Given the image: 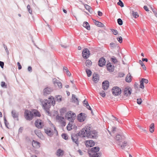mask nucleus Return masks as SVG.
Wrapping results in <instances>:
<instances>
[{
    "instance_id": "6ab92c4d",
    "label": "nucleus",
    "mask_w": 157,
    "mask_h": 157,
    "mask_svg": "<svg viewBox=\"0 0 157 157\" xmlns=\"http://www.w3.org/2000/svg\"><path fill=\"white\" fill-rule=\"evenodd\" d=\"M102 88L104 90H107L108 89V80H106L102 82Z\"/></svg>"
},
{
    "instance_id": "69168bd1",
    "label": "nucleus",
    "mask_w": 157,
    "mask_h": 157,
    "mask_svg": "<svg viewBox=\"0 0 157 157\" xmlns=\"http://www.w3.org/2000/svg\"><path fill=\"white\" fill-rule=\"evenodd\" d=\"M63 72L65 73L66 72L68 71L67 68L66 67H64L63 68Z\"/></svg>"
},
{
    "instance_id": "393cba45",
    "label": "nucleus",
    "mask_w": 157,
    "mask_h": 157,
    "mask_svg": "<svg viewBox=\"0 0 157 157\" xmlns=\"http://www.w3.org/2000/svg\"><path fill=\"white\" fill-rule=\"evenodd\" d=\"M117 46V44L113 42L109 44L110 48L112 50L116 49Z\"/></svg>"
},
{
    "instance_id": "5701e85b",
    "label": "nucleus",
    "mask_w": 157,
    "mask_h": 157,
    "mask_svg": "<svg viewBox=\"0 0 157 157\" xmlns=\"http://www.w3.org/2000/svg\"><path fill=\"white\" fill-rule=\"evenodd\" d=\"M72 101L73 102L75 103L77 105H78L79 102L78 99L76 97V96L75 94H72Z\"/></svg>"
},
{
    "instance_id": "c756f323",
    "label": "nucleus",
    "mask_w": 157,
    "mask_h": 157,
    "mask_svg": "<svg viewBox=\"0 0 157 157\" xmlns=\"http://www.w3.org/2000/svg\"><path fill=\"white\" fill-rule=\"evenodd\" d=\"M155 126L153 123H151L149 126V131L151 133L153 132L154 131Z\"/></svg>"
},
{
    "instance_id": "a211bd4d",
    "label": "nucleus",
    "mask_w": 157,
    "mask_h": 157,
    "mask_svg": "<svg viewBox=\"0 0 157 157\" xmlns=\"http://www.w3.org/2000/svg\"><path fill=\"white\" fill-rule=\"evenodd\" d=\"M130 13L131 14H132V16L135 18H136L138 17L139 15L137 13L136 11H135L134 10H133V8L132 7H131L130 9Z\"/></svg>"
},
{
    "instance_id": "f8f14e48",
    "label": "nucleus",
    "mask_w": 157,
    "mask_h": 157,
    "mask_svg": "<svg viewBox=\"0 0 157 157\" xmlns=\"http://www.w3.org/2000/svg\"><path fill=\"white\" fill-rule=\"evenodd\" d=\"M124 137L122 135L120 134H117L116 137V140L117 143L118 144L119 143L121 142H122L124 140Z\"/></svg>"
},
{
    "instance_id": "680f3d73",
    "label": "nucleus",
    "mask_w": 157,
    "mask_h": 157,
    "mask_svg": "<svg viewBox=\"0 0 157 157\" xmlns=\"http://www.w3.org/2000/svg\"><path fill=\"white\" fill-rule=\"evenodd\" d=\"M17 65L18 67L19 70H21L22 68V67L20 63L19 62L17 63Z\"/></svg>"
},
{
    "instance_id": "473e14b6",
    "label": "nucleus",
    "mask_w": 157,
    "mask_h": 157,
    "mask_svg": "<svg viewBox=\"0 0 157 157\" xmlns=\"http://www.w3.org/2000/svg\"><path fill=\"white\" fill-rule=\"evenodd\" d=\"M116 128L114 126H113L112 127V130H111V132H110L109 130V134L110 136H113V134L114 133L115 131H116Z\"/></svg>"
},
{
    "instance_id": "423d86ee",
    "label": "nucleus",
    "mask_w": 157,
    "mask_h": 157,
    "mask_svg": "<svg viewBox=\"0 0 157 157\" xmlns=\"http://www.w3.org/2000/svg\"><path fill=\"white\" fill-rule=\"evenodd\" d=\"M112 91L113 94L115 96L120 95L121 93V89L117 86L113 87L112 89Z\"/></svg>"
},
{
    "instance_id": "338daca9",
    "label": "nucleus",
    "mask_w": 157,
    "mask_h": 157,
    "mask_svg": "<svg viewBox=\"0 0 157 157\" xmlns=\"http://www.w3.org/2000/svg\"><path fill=\"white\" fill-rule=\"evenodd\" d=\"M23 129V128L22 127H20L19 129L18 132L19 133H21Z\"/></svg>"
},
{
    "instance_id": "4be33fe9",
    "label": "nucleus",
    "mask_w": 157,
    "mask_h": 157,
    "mask_svg": "<svg viewBox=\"0 0 157 157\" xmlns=\"http://www.w3.org/2000/svg\"><path fill=\"white\" fill-rule=\"evenodd\" d=\"M64 154V151L60 149H58L56 153V155L59 157L63 156Z\"/></svg>"
},
{
    "instance_id": "bb28decb",
    "label": "nucleus",
    "mask_w": 157,
    "mask_h": 157,
    "mask_svg": "<svg viewBox=\"0 0 157 157\" xmlns=\"http://www.w3.org/2000/svg\"><path fill=\"white\" fill-rule=\"evenodd\" d=\"M101 152H98L94 153L91 155L89 154V155L90 157H100L101 156Z\"/></svg>"
},
{
    "instance_id": "ea45409f",
    "label": "nucleus",
    "mask_w": 157,
    "mask_h": 157,
    "mask_svg": "<svg viewBox=\"0 0 157 157\" xmlns=\"http://www.w3.org/2000/svg\"><path fill=\"white\" fill-rule=\"evenodd\" d=\"M4 121L6 127L9 128L8 125H9V123L8 122L5 116L4 117Z\"/></svg>"
},
{
    "instance_id": "9d476101",
    "label": "nucleus",
    "mask_w": 157,
    "mask_h": 157,
    "mask_svg": "<svg viewBox=\"0 0 157 157\" xmlns=\"http://www.w3.org/2000/svg\"><path fill=\"white\" fill-rule=\"evenodd\" d=\"M43 106L44 109H49L51 107V101L44 99V101L42 102Z\"/></svg>"
},
{
    "instance_id": "2f4dec72",
    "label": "nucleus",
    "mask_w": 157,
    "mask_h": 157,
    "mask_svg": "<svg viewBox=\"0 0 157 157\" xmlns=\"http://www.w3.org/2000/svg\"><path fill=\"white\" fill-rule=\"evenodd\" d=\"M125 81L128 82H129L131 81V75L129 73L128 74L125 78Z\"/></svg>"
},
{
    "instance_id": "b1692460",
    "label": "nucleus",
    "mask_w": 157,
    "mask_h": 157,
    "mask_svg": "<svg viewBox=\"0 0 157 157\" xmlns=\"http://www.w3.org/2000/svg\"><path fill=\"white\" fill-rule=\"evenodd\" d=\"M100 148L98 147H95L90 149V151L92 153H97L100 150Z\"/></svg>"
},
{
    "instance_id": "774afa93",
    "label": "nucleus",
    "mask_w": 157,
    "mask_h": 157,
    "mask_svg": "<svg viewBox=\"0 0 157 157\" xmlns=\"http://www.w3.org/2000/svg\"><path fill=\"white\" fill-rule=\"evenodd\" d=\"M98 14L99 16L101 17L102 15V13L101 11H98Z\"/></svg>"
},
{
    "instance_id": "3c124183",
    "label": "nucleus",
    "mask_w": 157,
    "mask_h": 157,
    "mask_svg": "<svg viewBox=\"0 0 157 157\" xmlns=\"http://www.w3.org/2000/svg\"><path fill=\"white\" fill-rule=\"evenodd\" d=\"M99 94L103 97H105V93L103 90H102L101 92H100Z\"/></svg>"
},
{
    "instance_id": "c03bdc74",
    "label": "nucleus",
    "mask_w": 157,
    "mask_h": 157,
    "mask_svg": "<svg viewBox=\"0 0 157 157\" xmlns=\"http://www.w3.org/2000/svg\"><path fill=\"white\" fill-rule=\"evenodd\" d=\"M62 137L65 140H67L68 139V137L67 134L66 133H63L62 134Z\"/></svg>"
},
{
    "instance_id": "f704fd0d",
    "label": "nucleus",
    "mask_w": 157,
    "mask_h": 157,
    "mask_svg": "<svg viewBox=\"0 0 157 157\" xmlns=\"http://www.w3.org/2000/svg\"><path fill=\"white\" fill-rule=\"evenodd\" d=\"M34 132L39 137H40L41 136V133L40 131L38 130H36L34 131Z\"/></svg>"
},
{
    "instance_id": "a19ab883",
    "label": "nucleus",
    "mask_w": 157,
    "mask_h": 157,
    "mask_svg": "<svg viewBox=\"0 0 157 157\" xmlns=\"http://www.w3.org/2000/svg\"><path fill=\"white\" fill-rule=\"evenodd\" d=\"M139 63L140 65H141V66L143 68L144 70H146V67H145V65H144L143 63L142 62L141 60H140L139 61Z\"/></svg>"
},
{
    "instance_id": "dca6fc26",
    "label": "nucleus",
    "mask_w": 157,
    "mask_h": 157,
    "mask_svg": "<svg viewBox=\"0 0 157 157\" xmlns=\"http://www.w3.org/2000/svg\"><path fill=\"white\" fill-rule=\"evenodd\" d=\"M94 142L91 140L86 141L85 143L87 147H91L95 145Z\"/></svg>"
},
{
    "instance_id": "e433bc0d",
    "label": "nucleus",
    "mask_w": 157,
    "mask_h": 157,
    "mask_svg": "<svg viewBox=\"0 0 157 157\" xmlns=\"http://www.w3.org/2000/svg\"><path fill=\"white\" fill-rule=\"evenodd\" d=\"M72 124L70 122H69L67 126V129L68 131L71 130L72 129Z\"/></svg>"
},
{
    "instance_id": "4468645a",
    "label": "nucleus",
    "mask_w": 157,
    "mask_h": 157,
    "mask_svg": "<svg viewBox=\"0 0 157 157\" xmlns=\"http://www.w3.org/2000/svg\"><path fill=\"white\" fill-rule=\"evenodd\" d=\"M11 114L13 117L14 120H16L17 121L19 120L18 113L15 110H12L11 112Z\"/></svg>"
},
{
    "instance_id": "a18cd8bd",
    "label": "nucleus",
    "mask_w": 157,
    "mask_h": 157,
    "mask_svg": "<svg viewBox=\"0 0 157 157\" xmlns=\"http://www.w3.org/2000/svg\"><path fill=\"white\" fill-rule=\"evenodd\" d=\"M27 8L29 13H30L31 14H32V10H31V7L29 5H27Z\"/></svg>"
},
{
    "instance_id": "de8ad7c7",
    "label": "nucleus",
    "mask_w": 157,
    "mask_h": 157,
    "mask_svg": "<svg viewBox=\"0 0 157 157\" xmlns=\"http://www.w3.org/2000/svg\"><path fill=\"white\" fill-rule=\"evenodd\" d=\"M117 21L118 24L119 25H121L123 24V21L121 18L118 19Z\"/></svg>"
},
{
    "instance_id": "052dcab7",
    "label": "nucleus",
    "mask_w": 157,
    "mask_h": 157,
    "mask_svg": "<svg viewBox=\"0 0 157 157\" xmlns=\"http://www.w3.org/2000/svg\"><path fill=\"white\" fill-rule=\"evenodd\" d=\"M57 85L58 86L59 88H62V84L59 81L58 82Z\"/></svg>"
},
{
    "instance_id": "cd10ccee",
    "label": "nucleus",
    "mask_w": 157,
    "mask_h": 157,
    "mask_svg": "<svg viewBox=\"0 0 157 157\" xmlns=\"http://www.w3.org/2000/svg\"><path fill=\"white\" fill-rule=\"evenodd\" d=\"M83 26L87 30H90V25L88 22L86 21H84L83 23Z\"/></svg>"
},
{
    "instance_id": "6e6552de",
    "label": "nucleus",
    "mask_w": 157,
    "mask_h": 157,
    "mask_svg": "<svg viewBox=\"0 0 157 157\" xmlns=\"http://www.w3.org/2000/svg\"><path fill=\"white\" fill-rule=\"evenodd\" d=\"M82 54L84 59H87L90 55L89 50L87 48H84L82 51Z\"/></svg>"
},
{
    "instance_id": "bf43d9fd",
    "label": "nucleus",
    "mask_w": 157,
    "mask_h": 157,
    "mask_svg": "<svg viewBox=\"0 0 157 157\" xmlns=\"http://www.w3.org/2000/svg\"><path fill=\"white\" fill-rule=\"evenodd\" d=\"M141 80L143 82L146 83H147L148 82V80L146 79L143 78L141 79Z\"/></svg>"
},
{
    "instance_id": "c9c22d12",
    "label": "nucleus",
    "mask_w": 157,
    "mask_h": 157,
    "mask_svg": "<svg viewBox=\"0 0 157 157\" xmlns=\"http://www.w3.org/2000/svg\"><path fill=\"white\" fill-rule=\"evenodd\" d=\"M86 72L88 77H90L92 75L91 71L89 69H86Z\"/></svg>"
},
{
    "instance_id": "58836bf2",
    "label": "nucleus",
    "mask_w": 157,
    "mask_h": 157,
    "mask_svg": "<svg viewBox=\"0 0 157 157\" xmlns=\"http://www.w3.org/2000/svg\"><path fill=\"white\" fill-rule=\"evenodd\" d=\"M56 101L58 102H60L62 101V97L61 96L58 95L56 96Z\"/></svg>"
},
{
    "instance_id": "79ce46f5",
    "label": "nucleus",
    "mask_w": 157,
    "mask_h": 157,
    "mask_svg": "<svg viewBox=\"0 0 157 157\" xmlns=\"http://www.w3.org/2000/svg\"><path fill=\"white\" fill-rule=\"evenodd\" d=\"M84 7L85 9L87 10L88 11H90V10H91L92 11V9H91V8L87 5H85Z\"/></svg>"
},
{
    "instance_id": "c85d7f7f",
    "label": "nucleus",
    "mask_w": 157,
    "mask_h": 157,
    "mask_svg": "<svg viewBox=\"0 0 157 157\" xmlns=\"http://www.w3.org/2000/svg\"><path fill=\"white\" fill-rule=\"evenodd\" d=\"M110 60L111 61L113 64H117L118 62V60L116 57L113 56L110 58Z\"/></svg>"
},
{
    "instance_id": "412c9836",
    "label": "nucleus",
    "mask_w": 157,
    "mask_h": 157,
    "mask_svg": "<svg viewBox=\"0 0 157 157\" xmlns=\"http://www.w3.org/2000/svg\"><path fill=\"white\" fill-rule=\"evenodd\" d=\"M115 67L114 65L111 63H109V71L113 72L114 70Z\"/></svg>"
},
{
    "instance_id": "a878e982",
    "label": "nucleus",
    "mask_w": 157,
    "mask_h": 157,
    "mask_svg": "<svg viewBox=\"0 0 157 157\" xmlns=\"http://www.w3.org/2000/svg\"><path fill=\"white\" fill-rule=\"evenodd\" d=\"M95 25L98 27H102L103 26L104 24L101 22H99L93 19Z\"/></svg>"
},
{
    "instance_id": "ddd939ff",
    "label": "nucleus",
    "mask_w": 157,
    "mask_h": 157,
    "mask_svg": "<svg viewBox=\"0 0 157 157\" xmlns=\"http://www.w3.org/2000/svg\"><path fill=\"white\" fill-rule=\"evenodd\" d=\"M44 130L45 132L48 136L52 137L53 135V133L50 128H47Z\"/></svg>"
},
{
    "instance_id": "1a4fd4ad",
    "label": "nucleus",
    "mask_w": 157,
    "mask_h": 157,
    "mask_svg": "<svg viewBox=\"0 0 157 157\" xmlns=\"http://www.w3.org/2000/svg\"><path fill=\"white\" fill-rule=\"evenodd\" d=\"M53 88L50 87H47L45 88L43 90V95L46 96L48 95L51 94V93L53 91Z\"/></svg>"
},
{
    "instance_id": "864d4df0",
    "label": "nucleus",
    "mask_w": 157,
    "mask_h": 157,
    "mask_svg": "<svg viewBox=\"0 0 157 157\" xmlns=\"http://www.w3.org/2000/svg\"><path fill=\"white\" fill-rule=\"evenodd\" d=\"M59 81L57 80L56 79L54 78L53 79V84L56 85L58 83V82H59Z\"/></svg>"
},
{
    "instance_id": "8fccbe9b",
    "label": "nucleus",
    "mask_w": 157,
    "mask_h": 157,
    "mask_svg": "<svg viewBox=\"0 0 157 157\" xmlns=\"http://www.w3.org/2000/svg\"><path fill=\"white\" fill-rule=\"evenodd\" d=\"M3 47L6 51V53H7V55H8L9 53V50H8V49H7V46L4 44H3Z\"/></svg>"
},
{
    "instance_id": "7ed1b4c3",
    "label": "nucleus",
    "mask_w": 157,
    "mask_h": 157,
    "mask_svg": "<svg viewBox=\"0 0 157 157\" xmlns=\"http://www.w3.org/2000/svg\"><path fill=\"white\" fill-rule=\"evenodd\" d=\"M24 114L25 119L28 121L31 120L33 117V113L28 109L25 110Z\"/></svg>"
},
{
    "instance_id": "f03ea898",
    "label": "nucleus",
    "mask_w": 157,
    "mask_h": 157,
    "mask_svg": "<svg viewBox=\"0 0 157 157\" xmlns=\"http://www.w3.org/2000/svg\"><path fill=\"white\" fill-rule=\"evenodd\" d=\"M66 118L67 120L71 122H74L75 119L76 115L75 113L71 111H68L66 114Z\"/></svg>"
},
{
    "instance_id": "72a5a7b5",
    "label": "nucleus",
    "mask_w": 157,
    "mask_h": 157,
    "mask_svg": "<svg viewBox=\"0 0 157 157\" xmlns=\"http://www.w3.org/2000/svg\"><path fill=\"white\" fill-rule=\"evenodd\" d=\"M86 65L87 67H89L92 65V62L89 59L87 60L85 62Z\"/></svg>"
},
{
    "instance_id": "37998d69",
    "label": "nucleus",
    "mask_w": 157,
    "mask_h": 157,
    "mask_svg": "<svg viewBox=\"0 0 157 157\" xmlns=\"http://www.w3.org/2000/svg\"><path fill=\"white\" fill-rule=\"evenodd\" d=\"M1 86L3 88H7V85L6 83L4 82H1Z\"/></svg>"
},
{
    "instance_id": "5fc2aeb1",
    "label": "nucleus",
    "mask_w": 157,
    "mask_h": 157,
    "mask_svg": "<svg viewBox=\"0 0 157 157\" xmlns=\"http://www.w3.org/2000/svg\"><path fill=\"white\" fill-rule=\"evenodd\" d=\"M140 82V87L144 89V82L141 80Z\"/></svg>"
},
{
    "instance_id": "2eb2a0df",
    "label": "nucleus",
    "mask_w": 157,
    "mask_h": 157,
    "mask_svg": "<svg viewBox=\"0 0 157 157\" xmlns=\"http://www.w3.org/2000/svg\"><path fill=\"white\" fill-rule=\"evenodd\" d=\"M105 63V60L103 57H101L99 59L98 62V65L100 67L104 66Z\"/></svg>"
},
{
    "instance_id": "39448f33",
    "label": "nucleus",
    "mask_w": 157,
    "mask_h": 157,
    "mask_svg": "<svg viewBox=\"0 0 157 157\" xmlns=\"http://www.w3.org/2000/svg\"><path fill=\"white\" fill-rule=\"evenodd\" d=\"M86 114L83 113L79 114L77 116V120L80 122L84 121L86 118Z\"/></svg>"
},
{
    "instance_id": "13d9d810",
    "label": "nucleus",
    "mask_w": 157,
    "mask_h": 157,
    "mask_svg": "<svg viewBox=\"0 0 157 157\" xmlns=\"http://www.w3.org/2000/svg\"><path fill=\"white\" fill-rule=\"evenodd\" d=\"M116 120L117 121H118L117 119L113 116V115H112L111 117L110 118L109 120Z\"/></svg>"
},
{
    "instance_id": "49530a36",
    "label": "nucleus",
    "mask_w": 157,
    "mask_h": 157,
    "mask_svg": "<svg viewBox=\"0 0 157 157\" xmlns=\"http://www.w3.org/2000/svg\"><path fill=\"white\" fill-rule=\"evenodd\" d=\"M117 41L120 43H121L122 42V38L121 36H119L117 38Z\"/></svg>"
},
{
    "instance_id": "0e129e2a",
    "label": "nucleus",
    "mask_w": 157,
    "mask_h": 157,
    "mask_svg": "<svg viewBox=\"0 0 157 157\" xmlns=\"http://www.w3.org/2000/svg\"><path fill=\"white\" fill-rule=\"evenodd\" d=\"M28 70L29 71L31 72L32 71V67L30 66H29L28 68Z\"/></svg>"
},
{
    "instance_id": "20e7f679",
    "label": "nucleus",
    "mask_w": 157,
    "mask_h": 157,
    "mask_svg": "<svg viewBox=\"0 0 157 157\" xmlns=\"http://www.w3.org/2000/svg\"><path fill=\"white\" fill-rule=\"evenodd\" d=\"M118 145L122 149H128L129 148L128 142L124 140L122 142L119 143Z\"/></svg>"
},
{
    "instance_id": "4c0bfd02",
    "label": "nucleus",
    "mask_w": 157,
    "mask_h": 157,
    "mask_svg": "<svg viewBox=\"0 0 157 157\" xmlns=\"http://www.w3.org/2000/svg\"><path fill=\"white\" fill-rule=\"evenodd\" d=\"M35 117H40L41 116L40 113L37 110H36L33 113Z\"/></svg>"
},
{
    "instance_id": "f3484780",
    "label": "nucleus",
    "mask_w": 157,
    "mask_h": 157,
    "mask_svg": "<svg viewBox=\"0 0 157 157\" xmlns=\"http://www.w3.org/2000/svg\"><path fill=\"white\" fill-rule=\"evenodd\" d=\"M92 80L95 83H97L99 80V75L98 74L95 73L93 75Z\"/></svg>"
},
{
    "instance_id": "4d7b16f0",
    "label": "nucleus",
    "mask_w": 157,
    "mask_h": 157,
    "mask_svg": "<svg viewBox=\"0 0 157 157\" xmlns=\"http://www.w3.org/2000/svg\"><path fill=\"white\" fill-rule=\"evenodd\" d=\"M124 74L122 72H120L118 73V76L120 77H124Z\"/></svg>"
},
{
    "instance_id": "aec40b11",
    "label": "nucleus",
    "mask_w": 157,
    "mask_h": 157,
    "mask_svg": "<svg viewBox=\"0 0 157 157\" xmlns=\"http://www.w3.org/2000/svg\"><path fill=\"white\" fill-rule=\"evenodd\" d=\"M40 143L36 141L33 140L32 143V145L34 148H39L40 147Z\"/></svg>"
},
{
    "instance_id": "09e8293b",
    "label": "nucleus",
    "mask_w": 157,
    "mask_h": 157,
    "mask_svg": "<svg viewBox=\"0 0 157 157\" xmlns=\"http://www.w3.org/2000/svg\"><path fill=\"white\" fill-rule=\"evenodd\" d=\"M111 30L113 33L114 35H117L118 34V32L117 30L113 29H112Z\"/></svg>"
},
{
    "instance_id": "7c9ffc66",
    "label": "nucleus",
    "mask_w": 157,
    "mask_h": 157,
    "mask_svg": "<svg viewBox=\"0 0 157 157\" xmlns=\"http://www.w3.org/2000/svg\"><path fill=\"white\" fill-rule=\"evenodd\" d=\"M48 99L51 101V103L54 106L56 104L55 99L52 96H51Z\"/></svg>"
},
{
    "instance_id": "6e6d98bb",
    "label": "nucleus",
    "mask_w": 157,
    "mask_h": 157,
    "mask_svg": "<svg viewBox=\"0 0 157 157\" xmlns=\"http://www.w3.org/2000/svg\"><path fill=\"white\" fill-rule=\"evenodd\" d=\"M137 102L138 104H141L142 102V100L141 98H139L137 99Z\"/></svg>"
},
{
    "instance_id": "e2e57ef3",
    "label": "nucleus",
    "mask_w": 157,
    "mask_h": 157,
    "mask_svg": "<svg viewBox=\"0 0 157 157\" xmlns=\"http://www.w3.org/2000/svg\"><path fill=\"white\" fill-rule=\"evenodd\" d=\"M4 66V63L3 62L0 61V66L2 68H3Z\"/></svg>"
},
{
    "instance_id": "f257e3e1",
    "label": "nucleus",
    "mask_w": 157,
    "mask_h": 157,
    "mask_svg": "<svg viewBox=\"0 0 157 157\" xmlns=\"http://www.w3.org/2000/svg\"><path fill=\"white\" fill-rule=\"evenodd\" d=\"M90 128V127H85L78 133L72 134L71 138L73 142L78 145L79 143L78 139L80 136L83 137H87L88 138L96 139L98 137L97 132L94 130L91 131Z\"/></svg>"
},
{
    "instance_id": "0eeeda50",
    "label": "nucleus",
    "mask_w": 157,
    "mask_h": 157,
    "mask_svg": "<svg viewBox=\"0 0 157 157\" xmlns=\"http://www.w3.org/2000/svg\"><path fill=\"white\" fill-rule=\"evenodd\" d=\"M34 124L35 126L38 129H41L44 126V123L41 120H36Z\"/></svg>"
},
{
    "instance_id": "9b49d317",
    "label": "nucleus",
    "mask_w": 157,
    "mask_h": 157,
    "mask_svg": "<svg viewBox=\"0 0 157 157\" xmlns=\"http://www.w3.org/2000/svg\"><path fill=\"white\" fill-rule=\"evenodd\" d=\"M132 93V89L129 87H127L124 89V95L128 96L130 95Z\"/></svg>"
},
{
    "instance_id": "603ef678",
    "label": "nucleus",
    "mask_w": 157,
    "mask_h": 157,
    "mask_svg": "<svg viewBox=\"0 0 157 157\" xmlns=\"http://www.w3.org/2000/svg\"><path fill=\"white\" fill-rule=\"evenodd\" d=\"M117 4L120 6L121 7H123L124 6V4L121 0H119V2L117 3Z\"/></svg>"
}]
</instances>
